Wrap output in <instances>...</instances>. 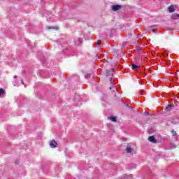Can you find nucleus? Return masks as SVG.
<instances>
[{
  "instance_id": "nucleus-1",
  "label": "nucleus",
  "mask_w": 179,
  "mask_h": 179,
  "mask_svg": "<svg viewBox=\"0 0 179 179\" xmlns=\"http://www.w3.org/2000/svg\"><path fill=\"white\" fill-rule=\"evenodd\" d=\"M122 8V6L120 4H115L113 5L111 7L112 10H113V12H117V10H120V9Z\"/></svg>"
},
{
  "instance_id": "nucleus-2",
  "label": "nucleus",
  "mask_w": 179,
  "mask_h": 179,
  "mask_svg": "<svg viewBox=\"0 0 179 179\" xmlns=\"http://www.w3.org/2000/svg\"><path fill=\"white\" fill-rule=\"evenodd\" d=\"M177 104L176 105H171L169 104L165 108V111H171V110H174L176 107H177Z\"/></svg>"
},
{
  "instance_id": "nucleus-3",
  "label": "nucleus",
  "mask_w": 179,
  "mask_h": 179,
  "mask_svg": "<svg viewBox=\"0 0 179 179\" xmlns=\"http://www.w3.org/2000/svg\"><path fill=\"white\" fill-rule=\"evenodd\" d=\"M83 43V38H77L76 40L74 41L75 45L79 46Z\"/></svg>"
},
{
  "instance_id": "nucleus-4",
  "label": "nucleus",
  "mask_w": 179,
  "mask_h": 179,
  "mask_svg": "<svg viewBox=\"0 0 179 179\" xmlns=\"http://www.w3.org/2000/svg\"><path fill=\"white\" fill-rule=\"evenodd\" d=\"M149 142H151L152 143H157V139H156V137L155 136H151L148 137Z\"/></svg>"
},
{
  "instance_id": "nucleus-5",
  "label": "nucleus",
  "mask_w": 179,
  "mask_h": 179,
  "mask_svg": "<svg viewBox=\"0 0 179 179\" xmlns=\"http://www.w3.org/2000/svg\"><path fill=\"white\" fill-rule=\"evenodd\" d=\"M50 148H52V149L57 148V146H58V143H57V141H55V140H52L50 144Z\"/></svg>"
},
{
  "instance_id": "nucleus-6",
  "label": "nucleus",
  "mask_w": 179,
  "mask_h": 179,
  "mask_svg": "<svg viewBox=\"0 0 179 179\" xmlns=\"http://www.w3.org/2000/svg\"><path fill=\"white\" fill-rule=\"evenodd\" d=\"M141 69V65H136L135 64H131V69L133 71H138V69Z\"/></svg>"
},
{
  "instance_id": "nucleus-7",
  "label": "nucleus",
  "mask_w": 179,
  "mask_h": 179,
  "mask_svg": "<svg viewBox=\"0 0 179 179\" xmlns=\"http://www.w3.org/2000/svg\"><path fill=\"white\" fill-rule=\"evenodd\" d=\"M168 10H169V13H173L176 12V8H174V6L171 5L168 8Z\"/></svg>"
},
{
  "instance_id": "nucleus-8",
  "label": "nucleus",
  "mask_w": 179,
  "mask_h": 179,
  "mask_svg": "<svg viewBox=\"0 0 179 179\" xmlns=\"http://www.w3.org/2000/svg\"><path fill=\"white\" fill-rule=\"evenodd\" d=\"M115 33H116L115 29H111V30H110V34H109V37H110V38H113V37H114V36H115Z\"/></svg>"
},
{
  "instance_id": "nucleus-9",
  "label": "nucleus",
  "mask_w": 179,
  "mask_h": 179,
  "mask_svg": "<svg viewBox=\"0 0 179 179\" xmlns=\"http://www.w3.org/2000/svg\"><path fill=\"white\" fill-rule=\"evenodd\" d=\"M108 120H110V121H112V122H117V117H115L114 115L108 117Z\"/></svg>"
},
{
  "instance_id": "nucleus-10",
  "label": "nucleus",
  "mask_w": 179,
  "mask_h": 179,
  "mask_svg": "<svg viewBox=\"0 0 179 179\" xmlns=\"http://www.w3.org/2000/svg\"><path fill=\"white\" fill-rule=\"evenodd\" d=\"M114 74L113 73V72H110L108 70H106V76L107 78H108V76H111V78H113V76Z\"/></svg>"
},
{
  "instance_id": "nucleus-11",
  "label": "nucleus",
  "mask_w": 179,
  "mask_h": 179,
  "mask_svg": "<svg viewBox=\"0 0 179 179\" xmlns=\"http://www.w3.org/2000/svg\"><path fill=\"white\" fill-rule=\"evenodd\" d=\"M179 17V14L175 13L172 15V20H177Z\"/></svg>"
},
{
  "instance_id": "nucleus-12",
  "label": "nucleus",
  "mask_w": 179,
  "mask_h": 179,
  "mask_svg": "<svg viewBox=\"0 0 179 179\" xmlns=\"http://www.w3.org/2000/svg\"><path fill=\"white\" fill-rule=\"evenodd\" d=\"M47 29L48 30H52V29L53 30H59V27H48Z\"/></svg>"
},
{
  "instance_id": "nucleus-13",
  "label": "nucleus",
  "mask_w": 179,
  "mask_h": 179,
  "mask_svg": "<svg viewBox=\"0 0 179 179\" xmlns=\"http://www.w3.org/2000/svg\"><path fill=\"white\" fill-rule=\"evenodd\" d=\"M91 77H92V73H87L85 75V79H90Z\"/></svg>"
},
{
  "instance_id": "nucleus-14",
  "label": "nucleus",
  "mask_w": 179,
  "mask_h": 179,
  "mask_svg": "<svg viewBox=\"0 0 179 179\" xmlns=\"http://www.w3.org/2000/svg\"><path fill=\"white\" fill-rule=\"evenodd\" d=\"M102 101H107V94H103L102 97H101Z\"/></svg>"
},
{
  "instance_id": "nucleus-15",
  "label": "nucleus",
  "mask_w": 179,
  "mask_h": 179,
  "mask_svg": "<svg viewBox=\"0 0 179 179\" xmlns=\"http://www.w3.org/2000/svg\"><path fill=\"white\" fill-rule=\"evenodd\" d=\"M126 152H127V153H131L132 152V148L127 147L126 148Z\"/></svg>"
},
{
  "instance_id": "nucleus-16",
  "label": "nucleus",
  "mask_w": 179,
  "mask_h": 179,
  "mask_svg": "<svg viewBox=\"0 0 179 179\" xmlns=\"http://www.w3.org/2000/svg\"><path fill=\"white\" fill-rule=\"evenodd\" d=\"M110 83L112 86H114V80H113V77L109 78Z\"/></svg>"
},
{
  "instance_id": "nucleus-17",
  "label": "nucleus",
  "mask_w": 179,
  "mask_h": 179,
  "mask_svg": "<svg viewBox=\"0 0 179 179\" xmlns=\"http://www.w3.org/2000/svg\"><path fill=\"white\" fill-rule=\"evenodd\" d=\"M2 94H5V90L0 88V96H2Z\"/></svg>"
},
{
  "instance_id": "nucleus-18",
  "label": "nucleus",
  "mask_w": 179,
  "mask_h": 179,
  "mask_svg": "<svg viewBox=\"0 0 179 179\" xmlns=\"http://www.w3.org/2000/svg\"><path fill=\"white\" fill-rule=\"evenodd\" d=\"M124 106L125 107H127V108H130L131 110H133L134 108L131 107L129 105H128V103H124Z\"/></svg>"
},
{
  "instance_id": "nucleus-19",
  "label": "nucleus",
  "mask_w": 179,
  "mask_h": 179,
  "mask_svg": "<svg viewBox=\"0 0 179 179\" xmlns=\"http://www.w3.org/2000/svg\"><path fill=\"white\" fill-rule=\"evenodd\" d=\"M171 134H172V136H176V135H177V131L172 130Z\"/></svg>"
},
{
  "instance_id": "nucleus-20",
  "label": "nucleus",
  "mask_w": 179,
  "mask_h": 179,
  "mask_svg": "<svg viewBox=\"0 0 179 179\" xmlns=\"http://www.w3.org/2000/svg\"><path fill=\"white\" fill-rule=\"evenodd\" d=\"M42 62H43V64H45V62H47V59L45 57H43Z\"/></svg>"
},
{
  "instance_id": "nucleus-21",
  "label": "nucleus",
  "mask_w": 179,
  "mask_h": 179,
  "mask_svg": "<svg viewBox=\"0 0 179 179\" xmlns=\"http://www.w3.org/2000/svg\"><path fill=\"white\" fill-rule=\"evenodd\" d=\"M141 75H142V76H147L148 78V74H146V73H145L144 71H141Z\"/></svg>"
},
{
  "instance_id": "nucleus-22",
  "label": "nucleus",
  "mask_w": 179,
  "mask_h": 179,
  "mask_svg": "<svg viewBox=\"0 0 179 179\" xmlns=\"http://www.w3.org/2000/svg\"><path fill=\"white\" fill-rule=\"evenodd\" d=\"M114 90H115L113 91L114 93H115V94H114V96H115V97H117V92H118V91L117 90V88H115V87L114 88Z\"/></svg>"
},
{
  "instance_id": "nucleus-23",
  "label": "nucleus",
  "mask_w": 179,
  "mask_h": 179,
  "mask_svg": "<svg viewBox=\"0 0 179 179\" xmlns=\"http://www.w3.org/2000/svg\"><path fill=\"white\" fill-rule=\"evenodd\" d=\"M155 27H157V24H153V25H151V26L149 27V28H150V29H153Z\"/></svg>"
},
{
  "instance_id": "nucleus-24",
  "label": "nucleus",
  "mask_w": 179,
  "mask_h": 179,
  "mask_svg": "<svg viewBox=\"0 0 179 179\" xmlns=\"http://www.w3.org/2000/svg\"><path fill=\"white\" fill-rule=\"evenodd\" d=\"M138 52H142V48H136Z\"/></svg>"
},
{
  "instance_id": "nucleus-25",
  "label": "nucleus",
  "mask_w": 179,
  "mask_h": 179,
  "mask_svg": "<svg viewBox=\"0 0 179 179\" xmlns=\"http://www.w3.org/2000/svg\"><path fill=\"white\" fill-rule=\"evenodd\" d=\"M97 43H98V45H100V44H101V40L99 39L97 41Z\"/></svg>"
},
{
  "instance_id": "nucleus-26",
  "label": "nucleus",
  "mask_w": 179,
  "mask_h": 179,
  "mask_svg": "<svg viewBox=\"0 0 179 179\" xmlns=\"http://www.w3.org/2000/svg\"><path fill=\"white\" fill-rule=\"evenodd\" d=\"M144 114H146V115H150V113L148 111H145Z\"/></svg>"
},
{
  "instance_id": "nucleus-27",
  "label": "nucleus",
  "mask_w": 179,
  "mask_h": 179,
  "mask_svg": "<svg viewBox=\"0 0 179 179\" xmlns=\"http://www.w3.org/2000/svg\"><path fill=\"white\" fill-rule=\"evenodd\" d=\"M41 55H43V53H41V52H38V57H41Z\"/></svg>"
},
{
  "instance_id": "nucleus-28",
  "label": "nucleus",
  "mask_w": 179,
  "mask_h": 179,
  "mask_svg": "<svg viewBox=\"0 0 179 179\" xmlns=\"http://www.w3.org/2000/svg\"><path fill=\"white\" fill-rule=\"evenodd\" d=\"M15 164H19V160H18V159H16V160H15Z\"/></svg>"
},
{
  "instance_id": "nucleus-29",
  "label": "nucleus",
  "mask_w": 179,
  "mask_h": 179,
  "mask_svg": "<svg viewBox=\"0 0 179 179\" xmlns=\"http://www.w3.org/2000/svg\"><path fill=\"white\" fill-rule=\"evenodd\" d=\"M151 31H152L153 34H155V33H156V29H153L151 30Z\"/></svg>"
},
{
  "instance_id": "nucleus-30",
  "label": "nucleus",
  "mask_w": 179,
  "mask_h": 179,
  "mask_svg": "<svg viewBox=\"0 0 179 179\" xmlns=\"http://www.w3.org/2000/svg\"><path fill=\"white\" fill-rule=\"evenodd\" d=\"M150 115L151 116V117H153V115H156V114H155V113H150Z\"/></svg>"
},
{
  "instance_id": "nucleus-31",
  "label": "nucleus",
  "mask_w": 179,
  "mask_h": 179,
  "mask_svg": "<svg viewBox=\"0 0 179 179\" xmlns=\"http://www.w3.org/2000/svg\"><path fill=\"white\" fill-rule=\"evenodd\" d=\"M110 69H111V71H112L111 72L113 73L114 72V68H111Z\"/></svg>"
},
{
  "instance_id": "nucleus-32",
  "label": "nucleus",
  "mask_w": 179,
  "mask_h": 179,
  "mask_svg": "<svg viewBox=\"0 0 179 179\" xmlns=\"http://www.w3.org/2000/svg\"><path fill=\"white\" fill-rule=\"evenodd\" d=\"M176 148V145H173V147H171V149H174Z\"/></svg>"
},
{
  "instance_id": "nucleus-33",
  "label": "nucleus",
  "mask_w": 179,
  "mask_h": 179,
  "mask_svg": "<svg viewBox=\"0 0 179 179\" xmlns=\"http://www.w3.org/2000/svg\"><path fill=\"white\" fill-rule=\"evenodd\" d=\"M17 78V76H14V79H16Z\"/></svg>"
},
{
  "instance_id": "nucleus-34",
  "label": "nucleus",
  "mask_w": 179,
  "mask_h": 179,
  "mask_svg": "<svg viewBox=\"0 0 179 179\" xmlns=\"http://www.w3.org/2000/svg\"><path fill=\"white\" fill-rule=\"evenodd\" d=\"M165 55H166V57H169V53H166Z\"/></svg>"
},
{
  "instance_id": "nucleus-35",
  "label": "nucleus",
  "mask_w": 179,
  "mask_h": 179,
  "mask_svg": "<svg viewBox=\"0 0 179 179\" xmlns=\"http://www.w3.org/2000/svg\"><path fill=\"white\" fill-rule=\"evenodd\" d=\"M138 83H140V85H142V84L141 83V80H138Z\"/></svg>"
},
{
  "instance_id": "nucleus-36",
  "label": "nucleus",
  "mask_w": 179,
  "mask_h": 179,
  "mask_svg": "<svg viewBox=\"0 0 179 179\" xmlns=\"http://www.w3.org/2000/svg\"><path fill=\"white\" fill-rule=\"evenodd\" d=\"M121 101H122V103H124V104H125V103H126V102H124V101H122V100Z\"/></svg>"
},
{
  "instance_id": "nucleus-37",
  "label": "nucleus",
  "mask_w": 179,
  "mask_h": 179,
  "mask_svg": "<svg viewBox=\"0 0 179 179\" xmlns=\"http://www.w3.org/2000/svg\"><path fill=\"white\" fill-rule=\"evenodd\" d=\"M133 34H135V31H133Z\"/></svg>"
},
{
  "instance_id": "nucleus-38",
  "label": "nucleus",
  "mask_w": 179,
  "mask_h": 179,
  "mask_svg": "<svg viewBox=\"0 0 179 179\" xmlns=\"http://www.w3.org/2000/svg\"><path fill=\"white\" fill-rule=\"evenodd\" d=\"M22 85H24V83H23V81H22Z\"/></svg>"
},
{
  "instance_id": "nucleus-39",
  "label": "nucleus",
  "mask_w": 179,
  "mask_h": 179,
  "mask_svg": "<svg viewBox=\"0 0 179 179\" xmlns=\"http://www.w3.org/2000/svg\"><path fill=\"white\" fill-rule=\"evenodd\" d=\"M97 57H98V55H96V57L97 58Z\"/></svg>"
},
{
  "instance_id": "nucleus-40",
  "label": "nucleus",
  "mask_w": 179,
  "mask_h": 179,
  "mask_svg": "<svg viewBox=\"0 0 179 179\" xmlns=\"http://www.w3.org/2000/svg\"><path fill=\"white\" fill-rule=\"evenodd\" d=\"M138 79H139V77H136Z\"/></svg>"
},
{
  "instance_id": "nucleus-41",
  "label": "nucleus",
  "mask_w": 179,
  "mask_h": 179,
  "mask_svg": "<svg viewBox=\"0 0 179 179\" xmlns=\"http://www.w3.org/2000/svg\"><path fill=\"white\" fill-rule=\"evenodd\" d=\"M161 1H164V0H161Z\"/></svg>"
}]
</instances>
